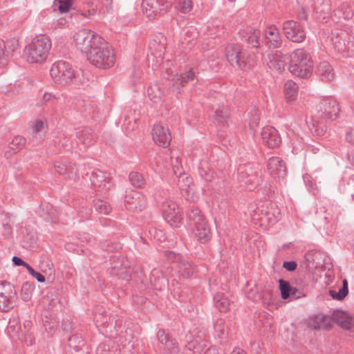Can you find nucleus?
<instances>
[{
    "label": "nucleus",
    "instance_id": "nucleus-64",
    "mask_svg": "<svg viewBox=\"0 0 354 354\" xmlns=\"http://www.w3.org/2000/svg\"><path fill=\"white\" fill-rule=\"evenodd\" d=\"M320 147L321 145L318 144L317 145H308L307 147L308 149L313 153H317L320 151Z\"/></svg>",
    "mask_w": 354,
    "mask_h": 354
},
{
    "label": "nucleus",
    "instance_id": "nucleus-44",
    "mask_svg": "<svg viewBox=\"0 0 354 354\" xmlns=\"http://www.w3.org/2000/svg\"><path fill=\"white\" fill-rule=\"evenodd\" d=\"M93 202L94 207L98 212L104 214H108L111 212V207L107 202L101 199H95Z\"/></svg>",
    "mask_w": 354,
    "mask_h": 354
},
{
    "label": "nucleus",
    "instance_id": "nucleus-1",
    "mask_svg": "<svg viewBox=\"0 0 354 354\" xmlns=\"http://www.w3.org/2000/svg\"><path fill=\"white\" fill-rule=\"evenodd\" d=\"M74 40L77 48L86 54L88 62L95 67L108 69L115 64L113 50L93 31L82 29L75 34Z\"/></svg>",
    "mask_w": 354,
    "mask_h": 354
},
{
    "label": "nucleus",
    "instance_id": "nucleus-59",
    "mask_svg": "<svg viewBox=\"0 0 354 354\" xmlns=\"http://www.w3.org/2000/svg\"><path fill=\"white\" fill-rule=\"evenodd\" d=\"M346 140L348 142L354 145V129L351 128L350 130L346 133Z\"/></svg>",
    "mask_w": 354,
    "mask_h": 354
},
{
    "label": "nucleus",
    "instance_id": "nucleus-42",
    "mask_svg": "<svg viewBox=\"0 0 354 354\" xmlns=\"http://www.w3.org/2000/svg\"><path fill=\"white\" fill-rule=\"evenodd\" d=\"M214 330L220 338H223L227 335V327L225 320L218 319L214 324Z\"/></svg>",
    "mask_w": 354,
    "mask_h": 354
},
{
    "label": "nucleus",
    "instance_id": "nucleus-60",
    "mask_svg": "<svg viewBox=\"0 0 354 354\" xmlns=\"http://www.w3.org/2000/svg\"><path fill=\"white\" fill-rule=\"evenodd\" d=\"M154 231V239H156L159 241H163L165 238V233L161 230H157L156 229L153 230Z\"/></svg>",
    "mask_w": 354,
    "mask_h": 354
},
{
    "label": "nucleus",
    "instance_id": "nucleus-10",
    "mask_svg": "<svg viewBox=\"0 0 354 354\" xmlns=\"http://www.w3.org/2000/svg\"><path fill=\"white\" fill-rule=\"evenodd\" d=\"M283 32L286 38L292 42L301 43L306 39L303 28L295 20H287L283 23Z\"/></svg>",
    "mask_w": 354,
    "mask_h": 354
},
{
    "label": "nucleus",
    "instance_id": "nucleus-27",
    "mask_svg": "<svg viewBox=\"0 0 354 354\" xmlns=\"http://www.w3.org/2000/svg\"><path fill=\"white\" fill-rule=\"evenodd\" d=\"M314 329L328 330L332 326V317L328 315L315 316L310 322Z\"/></svg>",
    "mask_w": 354,
    "mask_h": 354
},
{
    "label": "nucleus",
    "instance_id": "nucleus-57",
    "mask_svg": "<svg viewBox=\"0 0 354 354\" xmlns=\"http://www.w3.org/2000/svg\"><path fill=\"white\" fill-rule=\"evenodd\" d=\"M283 267L288 271L292 272L297 269V263L295 261H284Z\"/></svg>",
    "mask_w": 354,
    "mask_h": 354
},
{
    "label": "nucleus",
    "instance_id": "nucleus-26",
    "mask_svg": "<svg viewBox=\"0 0 354 354\" xmlns=\"http://www.w3.org/2000/svg\"><path fill=\"white\" fill-rule=\"evenodd\" d=\"M26 143V139L21 136H16L8 143V151H5V156L10 158L20 151Z\"/></svg>",
    "mask_w": 354,
    "mask_h": 354
},
{
    "label": "nucleus",
    "instance_id": "nucleus-45",
    "mask_svg": "<svg viewBox=\"0 0 354 354\" xmlns=\"http://www.w3.org/2000/svg\"><path fill=\"white\" fill-rule=\"evenodd\" d=\"M279 282L282 299H287L290 297L292 289L290 283L283 279H280Z\"/></svg>",
    "mask_w": 354,
    "mask_h": 354
},
{
    "label": "nucleus",
    "instance_id": "nucleus-16",
    "mask_svg": "<svg viewBox=\"0 0 354 354\" xmlns=\"http://www.w3.org/2000/svg\"><path fill=\"white\" fill-rule=\"evenodd\" d=\"M267 169L273 178H283L286 174V167L279 157L272 156L268 160Z\"/></svg>",
    "mask_w": 354,
    "mask_h": 354
},
{
    "label": "nucleus",
    "instance_id": "nucleus-14",
    "mask_svg": "<svg viewBox=\"0 0 354 354\" xmlns=\"http://www.w3.org/2000/svg\"><path fill=\"white\" fill-rule=\"evenodd\" d=\"M157 338L159 342L158 346L162 354H178V348L174 339L169 337L165 330L160 329L157 333Z\"/></svg>",
    "mask_w": 354,
    "mask_h": 354
},
{
    "label": "nucleus",
    "instance_id": "nucleus-28",
    "mask_svg": "<svg viewBox=\"0 0 354 354\" xmlns=\"http://www.w3.org/2000/svg\"><path fill=\"white\" fill-rule=\"evenodd\" d=\"M241 47L234 44H228L225 49V57L229 63L236 66L239 64V54L240 53Z\"/></svg>",
    "mask_w": 354,
    "mask_h": 354
},
{
    "label": "nucleus",
    "instance_id": "nucleus-18",
    "mask_svg": "<svg viewBox=\"0 0 354 354\" xmlns=\"http://www.w3.org/2000/svg\"><path fill=\"white\" fill-rule=\"evenodd\" d=\"M195 239L201 243H207L212 238V233L207 220L192 226Z\"/></svg>",
    "mask_w": 354,
    "mask_h": 354
},
{
    "label": "nucleus",
    "instance_id": "nucleus-43",
    "mask_svg": "<svg viewBox=\"0 0 354 354\" xmlns=\"http://www.w3.org/2000/svg\"><path fill=\"white\" fill-rule=\"evenodd\" d=\"M195 74L192 69L183 73L179 78H177L175 84H179L181 86H185L189 82H194L195 80Z\"/></svg>",
    "mask_w": 354,
    "mask_h": 354
},
{
    "label": "nucleus",
    "instance_id": "nucleus-32",
    "mask_svg": "<svg viewBox=\"0 0 354 354\" xmlns=\"http://www.w3.org/2000/svg\"><path fill=\"white\" fill-rule=\"evenodd\" d=\"M175 259H178L177 268L179 274L185 278L189 277L194 272L192 266L186 260L180 259L178 256L174 255Z\"/></svg>",
    "mask_w": 354,
    "mask_h": 354
},
{
    "label": "nucleus",
    "instance_id": "nucleus-40",
    "mask_svg": "<svg viewBox=\"0 0 354 354\" xmlns=\"http://www.w3.org/2000/svg\"><path fill=\"white\" fill-rule=\"evenodd\" d=\"M330 41L333 47L338 53H344L348 50L349 47L347 46L345 39L342 37L337 36L335 37H331Z\"/></svg>",
    "mask_w": 354,
    "mask_h": 354
},
{
    "label": "nucleus",
    "instance_id": "nucleus-55",
    "mask_svg": "<svg viewBox=\"0 0 354 354\" xmlns=\"http://www.w3.org/2000/svg\"><path fill=\"white\" fill-rule=\"evenodd\" d=\"M27 270L28 273L35 279H36L39 282L43 283L45 281V277L41 273L35 271L31 266H30Z\"/></svg>",
    "mask_w": 354,
    "mask_h": 354
},
{
    "label": "nucleus",
    "instance_id": "nucleus-61",
    "mask_svg": "<svg viewBox=\"0 0 354 354\" xmlns=\"http://www.w3.org/2000/svg\"><path fill=\"white\" fill-rule=\"evenodd\" d=\"M167 280L162 277L161 279H158V282H154L153 286L155 288L158 290H161L162 286H165L166 284Z\"/></svg>",
    "mask_w": 354,
    "mask_h": 354
},
{
    "label": "nucleus",
    "instance_id": "nucleus-58",
    "mask_svg": "<svg viewBox=\"0 0 354 354\" xmlns=\"http://www.w3.org/2000/svg\"><path fill=\"white\" fill-rule=\"evenodd\" d=\"M14 265L17 266H24L26 268V270H28V268H29V267L30 266L28 263H27L26 262L24 261L21 258L18 257H12V259Z\"/></svg>",
    "mask_w": 354,
    "mask_h": 354
},
{
    "label": "nucleus",
    "instance_id": "nucleus-11",
    "mask_svg": "<svg viewBox=\"0 0 354 354\" xmlns=\"http://www.w3.org/2000/svg\"><path fill=\"white\" fill-rule=\"evenodd\" d=\"M339 108L337 102L333 97H326L320 100L319 104V116L322 119L335 120L338 115Z\"/></svg>",
    "mask_w": 354,
    "mask_h": 354
},
{
    "label": "nucleus",
    "instance_id": "nucleus-23",
    "mask_svg": "<svg viewBox=\"0 0 354 354\" xmlns=\"http://www.w3.org/2000/svg\"><path fill=\"white\" fill-rule=\"evenodd\" d=\"M319 80L324 82H331L335 77L333 68L327 62H320L317 69Z\"/></svg>",
    "mask_w": 354,
    "mask_h": 354
},
{
    "label": "nucleus",
    "instance_id": "nucleus-46",
    "mask_svg": "<svg viewBox=\"0 0 354 354\" xmlns=\"http://www.w3.org/2000/svg\"><path fill=\"white\" fill-rule=\"evenodd\" d=\"M175 7L183 13L189 12L192 8L191 0H175Z\"/></svg>",
    "mask_w": 354,
    "mask_h": 354
},
{
    "label": "nucleus",
    "instance_id": "nucleus-39",
    "mask_svg": "<svg viewBox=\"0 0 354 354\" xmlns=\"http://www.w3.org/2000/svg\"><path fill=\"white\" fill-rule=\"evenodd\" d=\"M34 290V285L32 283L26 281L23 283L21 289V297L24 301H29Z\"/></svg>",
    "mask_w": 354,
    "mask_h": 354
},
{
    "label": "nucleus",
    "instance_id": "nucleus-63",
    "mask_svg": "<svg viewBox=\"0 0 354 354\" xmlns=\"http://www.w3.org/2000/svg\"><path fill=\"white\" fill-rule=\"evenodd\" d=\"M152 92H153V87L149 86L147 89V93H148L149 97H150L151 100H152L154 102H157L158 101L160 97L158 95H153Z\"/></svg>",
    "mask_w": 354,
    "mask_h": 354
},
{
    "label": "nucleus",
    "instance_id": "nucleus-30",
    "mask_svg": "<svg viewBox=\"0 0 354 354\" xmlns=\"http://www.w3.org/2000/svg\"><path fill=\"white\" fill-rule=\"evenodd\" d=\"M187 218L189 224L191 226L206 221V218L203 214L201 212V209H199L198 207L194 206L190 207L187 210Z\"/></svg>",
    "mask_w": 354,
    "mask_h": 354
},
{
    "label": "nucleus",
    "instance_id": "nucleus-56",
    "mask_svg": "<svg viewBox=\"0 0 354 354\" xmlns=\"http://www.w3.org/2000/svg\"><path fill=\"white\" fill-rule=\"evenodd\" d=\"M44 122L42 120H37L32 127V131L33 134H37L41 132L44 129Z\"/></svg>",
    "mask_w": 354,
    "mask_h": 354
},
{
    "label": "nucleus",
    "instance_id": "nucleus-35",
    "mask_svg": "<svg viewBox=\"0 0 354 354\" xmlns=\"http://www.w3.org/2000/svg\"><path fill=\"white\" fill-rule=\"evenodd\" d=\"M344 19H350L354 16V2L342 3L337 10Z\"/></svg>",
    "mask_w": 354,
    "mask_h": 354
},
{
    "label": "nucleus",
    "instance_id": "nucleus-7",
    "mask_svg": "<svg viewBox=\"0 0 354 354\" xmlns=\"http://www.w3.org/2000/svg\"><path fill=\"white\" fill-rule=\"evenodd\" d=\"M17 299L15 286L6 281H0V311L8 313L13 309Z\"/></svg>",
    "mask_w": 354,
    "mask_h": 354
},
{
    "label": "nucleus",
    "instance_id": "nucleus-6",
    "mask_svg": "<svg viewBox=\"0 0 354 354\" xmlns=\"http://www.w3.org/2000/svg\"><path fill=\"white\" fill-rule=\"evenodd\" d=\"M50 74L54 82L60 85L77 83L78 77V73L73 66L64 60L55 62L50 68Z\"/></svg>",
    "mask_w": 354,
    "mask_h": 354
},
{
    "label": "nucleus",
    "instance_id": "nucleus-19",
    "mask_svg": "<svg viewBox=\"0 0 354 354\" xmlns=\"http://www.w3.org/2000/svg\"><path fill=\"white\" fill-rule=\"evenodd\" d=\"M266 43L269 47L277 48L282 44V37L279 29L274 25L266 27L264 31Z\"/></svg>",
    "mask_w": 354,
    "mask_h": 354
},
{
    "label": "nucleus",
    "instance_id": "nucleus-62",
    "mask_svg": "<svg viewBox=\"0 0 354 354\" xmlns=\"http://www.w3.org/2000/svg\"><path fill=\"white\" fill-rule=\"evenodd\" d=\"M96 11H97L96 9L93 8L91 10H88L86 12H82L81 15H82L83 17H86V18H91L93 16L95 15V14L96 13Z\"/></svg>",
    "mask_w": 354,
    "mask_h": 354
},
{
    "label": "nucleus",
    "instance_id": "nucleus-38",
    "mask_svg": "<svg viewBox=\"0 0 354 354\" xmlns=\"http://www.w3.org/2000/svg\"><path fill=\"white\" fill-rule=\"evenodd\" d=\"M129 179L131 184L135 187L142 188L145 185L144 177L138 172H131L129 176Z\"/></svg>",
    "mask_w": 354,
    "mask_h": 354
},
{
    "label": "nucleus",
    "instance_id": "nucleus-29",
    "mask_svg": "<svg viewBox=\"0 0 354 354\" xmlns=\"http://www.w3.org/2000/svg\"><path fill=\"white\" fill-rule=\"evenodd\" d=\"M306 124L313 135L321 136L326 131V127L322 122L315 118V116L306 119Z\"/></svg>",
    "mask_w": 354,
    "mask_h": 354
},
{
    "label": "nucleus",
    "instance_id": "nucleus-51",
    "mask_svg": "<svg viewBox=\"0 0 354 354\" xmlns=\"http://www.w3.org/2000/svg\"><path fill=\"white\" fill-rule=\"evenodd\" d=\"M348 317V315L344 312L337 311L333 314L332 319L339 326L342 322H344Z\"/></svg>",
    "mask_w": 354,
    "mask_h": 354
},
{
    "label": "nucleus",
    "instance_id": "nucleus-8",
    "mask_svg": "<svg viewBox=\"0 0 354 354\" xmlns=\"http://www.w3.org/2000/svg\"><path fill=\"white\" fill-rule=\"evenodd\" d=\"M175 0H142L143 12L148 17L163 15L170 10Z\"/></svg>",
    "mask_w": 354,
    "mask_h": 354
},
{
    "label": "nucleus",
    "instance_id": "nucleus-2",
    "mask_svg": "<svg viewBox=\"0 0 354 354\" xmlns=\"http://www.w3.org/2000/svg\"><path fill=\"white\" fill-rule=\"evenodd\" d=\"M250 215L255 224L266 227L279 219L280 210L274 203L259 201L250 206Z\"/></svg>",
    "mask_w": 354,
    "mask_h": 354
},
{
    "label": "nucleus",
    "instance_id": "nucleus-3",
    "mask_svg": "<svg viewBox=\"0 0 354 354\" xmlns=\"http://www.w3.org/2000/svg\"><path fill=\"white\" fill-rule=\"evenodd\" d=\"M288 69L295 76L302 78L310 77L313 72V63L309 54L302 48L293 51L290 55Z\"/></svg>",
    "mask_w": 354,
    "mask_h": 354
},
{
    "label": "nucleus",
    "instance_id": "nucleus-15",
    "mask_svg": "<svg viewBox=\"0 0 354 354\" xmlns=\"http://www.w3.org/2000/svg\"><path fill=\"white\" fill-rule=\"evenodd\" d=\"M109 175L98 169L91 172L90 180L93 187L96 191L108 190L111 187Z\"/></svg>",
    "mask_w": 354,
    "mask_h": 354
},
{
    "label": "nucleus",
    "instance_id": "nucleus-21",
    "mask_svg": "<svg viewBox=\"0 0 354 354\" xmlns=\"http://www.w3.org/2000/svg\"><path fill=\"white\" fill-rule=\"evenodd\" d=\"M76 137L79 141L85 147H90L97 141V136L92 129L84 127L76 132Z\"/></svg>",
    "mask_w": 354,
    "mask_h": 354
},
{
    "label": "nucleus",
    "instance_id": "nucleus-31",
    "mask_svg": "<svg viewBox=\"0 0 354 354\" xmlns=\"http://www.w3.org/2000/svg\"><path fill=\"white\" fill-rule=\"evenodd\" d=\"M214 304L221 312L225 313L230 309V302L223 292H218L214 296Z\"/></svg>",
    "mask_w": 354,
    "mask_h": 354
},
{
    "label": "nucleus",
    "instance_id": "nucleus-9",
    "mask_svg": "<svg viewBox=\"0 0 354 354\" xmlns=\"http://www.w3.org/2000/svg\"><path fill=\"white\" fill-rule=\"evenodd\" d=\"M161 209L165 220L174 228L180 227L183 218L176 202L166 200L162 203Z\"/></svg>",
    "mask_w": 354,
    "mask_h": 354
},
{
    "label": "nucleus",
    "instance_id": "nucleus-54",
    "mask_svg": "<svg viewBox=\"0 0 354 354\" xmlns=\"http://www.w3.org/2000/svg\"><path fill=\"white\" fill-rule=\"evenodd\" d=\"M339 326L351 332L352 329L354 328V320L352 317H348L344 322H342Z\"/></svg>",
    "mask_w": 354,
    "mask_h": 354
},
{
    "label": "nucleus",
    "instance_id": "nucleus-20",
    "mask_svg": "<svg viewBox=\"0 0 354 354\" xmlns=\"http://www.w3.org/2000/svg\"><path fill=\"white\" fill-rule=\"evenodd\" d=\"M242 40L248 44V46L257 48L259 46V37L261 32L258 29L252 27H247L241 30L239 32Z\"/></svg>",
    "mask_w": 354,
    "mask_h": 354
},
{
    "label": "nucleus",
    "instance_id": "nucleus-34",
    "mask_svg": "<svg viewBox=\"0 0 354 354\" xmlns=\"http://www.w3.org/2000/svg\"><path fill=\"white\" fill-rule=\"evenodd\" d=\"M55 169L59 175H67L68 177L71 174H75L77 171L73 165L71 163L67 165L62 162H57L55 164Z\"/></svg>",
    "mask_w": 354,
    "mask_h": 354
},
{
    "label": "nucleus",
    "instance_id": "nucleus-49",
    "mask_svg": "<svg viewBox=\"0 0 354 354\" xmlns=\"http://www.w3.org/2000/svg\"><path fill=\"white\" fill-rule=\"evenodd\" d=\"M73 0H55L54 4L57 6L59 11L62 13L66 12L69 10Z\"/></svg>",
    "mask_w": 354,
    "mask_h": 354
},
{
    "label": "nucleus",
    "instance_id": "nucleus-22",
    "mask_svg": "<svg viewBox=\"0 0 354 354\" xmlns=\"http://www.w3.org/2000/svg\"><path fill=\"white\" fill-rule=\"evenodd\" d=\"M268 65L270 68L281 71L284 68L286 57L280 50H275L268 55Z\"/></svg>",
    "mask_w": 354,
    "mask_h": 354
},
{
    "label": "nucleus",
    "instance_id": "nucleus-24",
    "mask_svg": "<svg viewBox=\"0 0 354 354\" xmlns=\"http://www.w3.org/2000/svg\"><path fill=\"white\" fill-rule=\"evenodd\" d=\"M313 8L319 19H325L331 11L330 0H313Z\"/></svg>",
    "mask_w": 354,
    "mask_h": 354
},
{
    "label": "nucleus",
    "instance_id": "nucleus-5",
    "mask_svg": "<svg viewBox=\"0 0 354 354\" xmlns=\"http://www.w3.org/2000/svg\"><path fill=\"white\" fill-rule=\"evenodd\" d=\"M238 180L242 186L252 191L260 185L263 180L261 169L257 164L241 165L238 168Z\"/></svg>",
    "mask_w": 354,
    "mask_h": 354
},
{
    "label": "nucleus",
    "instance_id": "nucleus-12",
    "mask_svg": "<svg viewBox=\"0 0 354 354\" xmlns=\"http://www.w3.org/2000/svg\"><path fill=\"white\" fill-rule=\"evenodd\" d=\"M153 140L158 146L167 148L169 146L171 140V135L167 127L160 123L155 124L151 131Z\"/></svg>",
    "mask_w": 354,
    "mask_h": 354
},
{
    "label": "nucleus",
    "instance_id": "nucleus-52",
    "mask_svg": "<svg viewBox=\"0 0 354 354\" xmlns=\"http://www.w3.org/2000/svg\"><path fill=\"white\" fill-rule=\"evenodd\" d=\"M348 317V315L344 312L337 311L333 314L332 319L339 326L342 322H344Z\"/></svg>",
    "mask_w": 354,
    "mask_h": 354
},
{
    "label": "nucleus",
    "instance_id": "nucleus-25",
    "mask_svg": "<svg viewBox=\"0 0 354 354\" xmlns=\"http://www.w3.org/2000/svg\"><path fill=\"white\" fill-rule=\"evenodd\" d=\"M165 41V38H164L163 36H160L158 41L157 39H153L150 41L149 44L151 55L160 60L162 59L166 50Z\"/></svg>",
    "mask_w": 354,
    "mask_h": 354
},
{
    "label": "nucleus",
    "instance_id": "nucleus-4",
    "mask_svg": "<svg viewBox=\"0 0 354 354\" xmlns=\"http://www.w3.org/2000/svg\"><path fill=\"white\" fill-rule=\"evenodd\" d=\"M51 48L50 39L41 35L35 37L26 46L25 54L27 61L31 63H41L45 61Z\"/></svg>",
    "mask_w": 354,
    "mask_h": 354
},
{
    "label": "nucleus",
    "instance_id": "nucleus-36",
    "mask_svg": "<svg viewBox=\"0 0 354 354\" xmlns=\"http://www.w3.org/2000/svg\"><path fill=\"white\" fill-rule=\"evenodd\" d=\"M328 294L333 299L337 301L343 300L348 294V283L347 280H343L342 286L338 292H336L333 290H330Z\"/></svg>",
    "mask_w": 354,
    "mask_h": 354
},
{
    "label": "nucleus",
    "instance_id": "nucleus-37",
    "mask_svg": "<svg viewBox=\"0 0 354 354\" xmlns=\"http://www.w3.org/2000/svg\"><path fill=\"white\" fill-rule=\"evenodd\" d=\"M68 343L70 348L75 352H79L86 346L84 339L81 335H74L68 337Z\"/></svg>",
    "mask_w": 354,
    "mask_h": 354
},
{
    "label": "nucleus",
    "instance_id": "nucleus-17",
    "mask_svg": "<svg viewBox=\"0 0 354 354\" xmlns=\"http://www.w3.org/2000/svg\"><path fill=\"white\" fill-rule=\"evenodd\" d=\"M261 138L263 143L272 149L278 147L281 142L279 132L272 127L263 128Z\"/></svg>",
    "mask_w": 354,
    "mask_h": 354
},
{
    "label": "nucleus",
    "instance_id": "nucleus-33",
    "mask_svg": "<svg viewBox=\"0 0 354 354\" xmlns=\"http://www.w3.org/2000/svg\"><path fill=\"white\" fill-rule=\"evenodd\" d=\"M298 86L296 83L292 80H287L284 85V92L288 102L294 101L297 97Z\"/></svg>",
    "mask_w": 354,
    "mask_h": 354
},
{
    "label": "nucleus",
    "instance_id": "nucleus-47",
    "mask_svg": "<svg viewBox=\"0 0 354 354\" xmlns=\"http://www.w3.org/2000/svg\"><path fill=\"white\" fill-rule=\"evenodd\" d=\"M214 122L218 126H224L227 122V115L222 110H216L213 116Z\"/></svg>",
    "mask_w": 354,
    "mask_h": 354
},
{
    "label": "nucleus",
    "instance_id": "nucleus-48",
    "mask_svg": "<svg viewBox=\"0 0 354 354\" xmlns=\"http://www.w3.org/2000/svg\"><path fill=\"white\" fill-rule=\"evenodd\" d=\"M251 57L248 55L245 50H243L241 48L240 49V53L239 54V64H236V66L239 68L243 69L247 65H250V60Z\"/></svg>",
    "mask_w": 354,
    "mask_h": 354
},
{
    "label": "nucleus",
    "instance_id": "nucleus-53",
    "mask_svg": "<svg viewBox=\"0 0 354 354\" xmlns=\"http://www.w3.org/2000/svg\"><path fill=\"white\" fill-rule=\"evenodd\" d=\"M192 183V178L187 176H180L178 185L181 189H186Z\"/></svg>",
    "mask_w": 354,
    "mask_h": 354
},
{
    "label": "nucleus",
    "instance_id": "nucleus-41",
    "mask_svg": "<svg viewBox=\"0 0 354 354\" xmlns=\"http://www.w3.org/2000/svg\"><path fill=\"white\" fill-rule=\"evenodd\" d=\"M199 174L206 182H211L214 178L215 173L207 164H201L199 167Z\"/></svg>",
    "mask_w": 354,
    "mask_h": 354
},
{
    "label": "nucleus",
    "instance_id": "nucleus-50",
    "mask_svg": "<svg viewBox=\"0 0 354 354\" xmlns=\"http://www.w3.org/2000/svg\"><path fill=\"white\" fill-rule=\"evenodd\" d=\"M183 354H203L200 346H195L194 343L189 342L184 348Z\"/></svg>",
    "mask_w": 354,
    "mask_h": 354
},
{
    "label": "nucleus",
    "instance_id": "nucleus-13",
    "mask_svg": "<svg viewBox=\"0 0 354 354\" xmlns=\"http://www.w3.org/2000/svg\"><path fill=\"white\" fill-rule=\"evenodd\" d=\"M124 204L127 209L134 212H142L145 207V199L139 192L130 190L127 192L124 198Z\"/></svg>",
    "mask_w": 354,
    "mask_h": 354
}]
</instances>
